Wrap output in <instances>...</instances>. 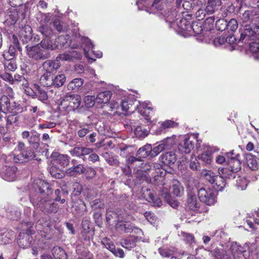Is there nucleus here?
Here are the masks:
<instances>
[{
    "label": "nucleus",
    "mask_w": 259,
    "mask_h": 259,
    "mask_svg": "<svg viewBox=\"0 0 259 259\" xmlns=\"http://www.w3.org/2000/svg\"><path fill=\"white\" fill-rule=\"evenodd\" d=\"M33 189L31 190L30 194V200L33 205H39V207H44L48 212L56 213L58 211V207L57 204L52 203L50 204L46 203L44 205L42 200L45 201L48 200L45 197L44 193L47 190V195L52 193L49 188V183L45 181L37 180L35 181L33 185Z\"/></svg>",
    "instance_id": "1"
},
{
    "label": "nucleus",
    "mask_w": 259,
    "mask_h": 259,
    "mask_svg": "<svg viewBox=\"0 0 259 259\" xmlns=\"http://www.w3.org/2000/svg\"><path fill=\"white\" fill-rule=\"evenodd\" d=\"M157 175H154V179L157 184L161 185L159 187L160 195L164 198L165 201L173 208H176L178 206V202L173 199L169 193V185L167 181H166V172L163 169H159L157 171Z\"/></svg>",
    "instance_id": "2"
},
{
    "label": "nucleus",
    "mask_w": 259,
    "mask_h": 259,
    "mask_svg": "<svg viewBox=\"0 0 259 259\" xmlns=\"http://www.w3.org/2000/svg\"><path fill=\"white\" fill-rule=\"evenodd\" d=\"M152 147L150 144H147L140 148L138 152L137 156L138 157L130 156L127 159L129 164H135L136 166L139 167L138 171L146 172L147 170L151 169V166L146 163L142 162L141 158H145L150 155L152 157Z\"/></svg>",
    "instance_id": "3"
},
{
    "label": "nucleus",
    "mask_w": 259,
    "mask_h": 259,
    "mask_svg": "<svg viewBox=\"0 0 259 259\" xmlns=\"http://www.w3.org/2000/svg\"><path fill=\"white\" fill-rule=\"evenodd\" d=\"M55 98L57 104L60 108H62L67 111L74 110L78 108L81 103V97L78 95L63 94L60 98L59 95L55 94Z\"/></svg>",
    "instance_id": "4"
},
{
    "label": "nucleus",
    "mask_w": 259,
    "mask_h": 259,
    "mask_svg": "<svg viewBox=\"0 0 259 259\" xmlns=\"http://www.w3.org/2000/svg\"><path fill=\"white\" fill-rule=\"evenodd\" d=\"M240 38L238 40V44L248 42L259 39V23H253V25H245L243 28H240Z\"/></svg>",
    "instance_id": "5"
},
{
    "label": "nucleus",
    "mask_w": 259,
    "mask_h": 259,
    "mask_svg": "<svg viewBox=\"0 0 259 259\" xmlns=\"http://www.w3.org/2000/svg\"><path fill=\"white\" fill-rule=\"evenodd\" d=\"M43 220H39L36 224L35 228L33 227V223L30 222H26L23 224L22 228L24 231H25L27 235L32 234L35 233L36 230L39 232L42 237L49 239V237H47L46 234L48 233L50 230L48 224L44 223L43 224Z\"/></svg>",
    "instance_id": "6"
},
{
    "label": "nucleus",
    "mask_w": 259,
    "mask_h": 259,
    "mask_svg": "<svg viewBox=\"0 0 259 259\" xmlns=\"http://www.w3.org/2000/svg\"><path fill=\"white\" fill-rule=\"evenodd\" d=\"M28 56L35 61L44 60L50 57L49 51L43 50L39 45L26 47Z\"/></svg>",
    "instance_id": "7"
},
{
    "label": "nucleus",
    "mask_w": 259,
    "mask_h": 259,
    "mask_svg": "<svg viewBox=\"0 0 259 259\" xmlns=\"http://www.w3.org/2000/svg\"><path fill=\"white\" fill-rule=\"evenodd\" d=\"M214 19L213 17H210L206 19L202 26L200 22H195L189 26L190 28L189 33L191 34V31L195 34H200L204 31L210 30L213 28V23Z\"/></svg>",
    "instance_id": "8"
},
{
    "label": "nucleus",
    "mask_w": 259,
    "mask_h": 259,
    "mask_svg": "<svg viewBox=\"0 0 259 259\" xmlns=\"http://www.w3.org/2000/svg\"><path fill=\"white\" fill-rule=\"evenodd\" d=\"M200 201L206 205H211L216 202V197L213 190L209 188L202 187L197 190Z\"/></svg>",
    "instance_id": "9"
},
{
    "label": "nucleus",
    "mask_w": 259,
    "mask_h": 259,
    "mask_svg": "<svg viewBox=\"0 0 259 259\" xmlns=\"http://www.w3.org/2000/svg\"><path fill=\"white\" fill-rule=\"evenodd\" d=\"M77 38V41H81L82 44L85 45L87 48L83 49V52L87 58L90 59H93V58L91 57L90 54V50H91V52L93 53L96 57L100 58L102 57L103 54L101 51H95L93 50L94 45L92 43L91 40L88 37L81 36L80 35H79L78 37Z\"/></svg>",
    "instance_id": "10"
},
{
    "label": "nucleus",
    "mask_w": 259,
    "mask_h": 259,
    "mask_svg": "<svg viewBox=\"0 0 259 259\" xmlns=\"http://www.w3.org/2000/svg\"><path fill=\"white\" fill-rule=\"evenodd\" d=\"M242 22H249V25H252L253 23H259V8H253L245 11L240 16Z\"/></svg>",
    "instance_id": "11"
},
{
    "label": "nucleus",
    "mask_w": 259,
    "mask_h": 259,
    "mask_svg": "<svg viewBox=\"0 0 259 259\" xmlns=\"http://www.w3.org/2000/svg\"><path fill=\"white\" fill-rule=\"evenodd\" d=\"M222 176L217 175L214 179L213 187L218 191H222L226 186V181L225 178L232 179L234 178L233 175L228 174V170L226 168H223L221 170Z\"/></svg>",
    "instance_id": "12"
},
{
    "label": "nucleus",
    "mask_w": 259,
    "mask_h": 259,
    "mask_svg": "<svg viewBox=\"0 0 259 259\" xmlns=\"http://www.w3.org/2000/svg\"><path fill=\"white\" fill-rule=\"evenodd\" d=\"M142 197L149 202L152 203L154 206H160L162 201L157 196H155L153 192L151 189L143 187L141 189Z\"/></svg>",
    "instance_id": "13"
},
{
    "label": "nucleus",
    "mask_w": 259,
    "mask_h": 259,
    "mask_svg": "<svg viewBox=\"0 0 259 259\" xmlns=\"http://www.w3.org/2000/svg\"><path fill=\"white\" fill-rule=\"evenodd\" d=\"M187 206L190 209L197 212L202 211L200 208L201 204L197 200L195 192L190 189L188 193Z\"/></svg>",
    "instance_id": "14"
},
{
    "label": "nucleus",
    "mask_w": 259,
    "mask_h": 259,
    "mask_svg": "<svg viewBox=\"0 0 259 259\" xmlns=\"http://www.w3.org/2000/svg\"><path fill=\"white\" fill-rule=\"evenodd\" d=\"M17 106L15 102H11L6 95H3L0 98V110L2 112L7 113L13 112L16 108Z\"/></svg>",
    "instance_id": "15"
},
{
    "label": "nucleus",
    "mask_w": 259,
    "mask_h": 259,
    "mask_svg": "<svg viewBox=\"0 0 259 259\" xmlns=\"http://www.w3.org/2000/svg\"><path fill=\"white\" fill-rule=\"evenodd\" d=\"M127 220L123 218L120 214L117 217V223L116 224L115 227L116 230L120 233H130L133 230V225L126 222Z\"/></svg>",
    "instance_id": "16"
},
{
    "label": "nucleus",
    "mask_w": 259,
    "mask_h": 259,
    "mask_svg": "<svg viewBox=\"0 0 259 259\" xmlns=\"http://www.w3.org/2000/svg\"><path fill=\"white\" fill-rule=\"evenodd\" d=\"M51 158L54 164L58 165L62 167L68 166L69 163L70 158L66 154H62L56 152H53Z\"/></svg>",
    "instance_id": "17"
},
{
    "label": "nucleus",
    "mask_w": 259,
    "mask_h": 259,
    "mask_svg": "<svg viewBox=\"0 0 259 259\" xmlns=\"http://www.w3.org/2000/svg\"><path fill=\"white\" fill-rule=\"evenodd\" d=\"M249 249V243H246L243 247L236 242L231 243L230 249L234 259H240L242 253Z\"/></svg>",
    "instance_id": "18"
},
{
    "label": "nucleus",
    "mask_w": 259,
    "mask_h": 259,
    "mask_svg": "<svg viewBox=\"0 0 259 259\" xmlns=\"http://www.w3.org/2000/svg\"><path fill=\"white\" fill-rule=\"evenodd\" d=\"M17 168L15 166H5L1 172V177L6 181L12 182L15 180Z\"/></svg>",
    "instance_id": "19"
},
{
    "label": "nucleus",
    "mask_w": 259,
    "mask_h": 259,
    "mask_svg": "<svg viewBox=\"0 0 259 259\" xmlns=\"http://www.w3.org/2000/svg\"><path fill=\"white\" fill-rule=\"evenodd\" d=\"M93 152V149L82 146H76L70 151L71 155L81 158L84 160V157Z\"/></svg>",
    "instance_id": "20"
},
{
    "label": "nucleus",
    "mask_w": 259,
    "mask_h": 259,
    "mask_svg": "<svg viewBox=\"0 0 259 259\" xmlns=\"http://www.w3.org/2000/svg\"><path fill=\"white\" fill-rule=\"evenodd\" d=\"M128 124L132 130L134 128V133L137 137L143 139L148 136V130L141 125H137L134 120L130 119Z\"/></svg>",
    "instance_id": "21"
},
{
    "label": "nucleus",
    "mask_w": 259,
    "mask_h": 259,
    "mask_svg": "<svg viewBox=\"0 0 259 259\" xmlns=\"http://www.w3.org/2000/svg\"><path fill=\"white\" fill-rule=\"evenodd\" d=\"M215 151H218V149L210 147L207 148L205 151L199 154L197 158L203 164H210L212 161V154Z\"/></svg>",
    "instance_id": "22"
},
{
    "label": "nucleus",
    "mask_w": 259,
    "mask_h": 259,
    "mask_svg": "<svg viewBox=\"0 0 259 259\" xmlns=\"http://www.w3.org/2000/svg\"><path fill=\"white\" fill-rule=\"evenodd\" d=\"M4 24L7 26L14 25L18 19V13L16 9L12 8L7 12L5 17Z\"/></svg>",
    "instance_id": "23"
},
{
    "label": "nucleus",
    "mask_w": 259,
    "mask_h": 259,
    "mask_svg": "<svg viewBox=\"0 0 259 259\" xmlns=\"http://www.w3.org/2000/svg\"><path fill=\"white\" fill-rule=\"evenodd\" d=\"M139 104L136 105L135 109L138 110V112L141 115L150 116V113L152 114L153 108L150 102H138Z\"/></svg>",
    "instance_id": "24"
},
{
    "label": "nucleus",
    "mask_w": 259,
    "mask_h": 259,
    "mask_svg": "<svg viewBox=\"0 0 259 259\" xmlns=\"http://www.w3.org/2000/svg\"><path fill=\"white\" fill-rule=\"evenodd\" d=\"M34 157L33 151L28 149L23 151L20 155L15 156L13 158L15 162H24L32 159Z\"/></svg>",
    "instance_id": "25"
},
{
    "label": "nucleus",
    "mask_w": 259,
    "mask_h": 259,
    "mask_svg": "<svg viewBox=\"0 0 259 259\" xmlns=\"http://www.w3.org/2000/svg\"><path fill=\"white\" fill-rule=\"evenodd\" d=\"M194 147V143L190 138H185L179 144V150L184 153H189Z\"/></svg>",
    "instance_id": "26"
},
{
    "label": "nucleus",
    "mask_w": 259,
    "mask_h": 259,
    "mask_svg": "<svg viewBox=\"0 0 259 259\" xmlns=\"http://www.w3.org/2000/svg\"><path fill=\"white\" fill-rule=\"evenodd\" d=\"M176 155L173 151L165 152L160 156L161 162L166 165L170 166L174 164L176 161Z\"/></svg>",
    "instance_id": "27"
},
{
    "label": "nucleus",
    "mask_w": 259,
    "mask_h": 259,
    "mask_svg": "<svg viewBox=\"0 0 259 259\" xmlns=\"http://www.w3.org/2000/svg\"><path fill=\"white\" fill-rule=\"evenodd\" d=\"M228 168H226L228 170V174L230 175L232 174L233 176L235 177V173L237 172L241 169V162L238 159H233V160H229L228 162Z\"/></svg>",
    "instance_id": "28"
},
{
    "label": "nucleus",
    "mask_w": 259,
    "mask_h": 259,
    "mask_svg": "<svg viewBox=\"0 0 259 259\" xmlns=\"http://www.w3.org/2000/svg\"><path fill=\"white\" fill-rule=\"evenodd\" d=\"M7 216L12 220H17L21 216L20 209L14 205H8L6 209Z\"/></svg>",
    "instance_id": "29"
},
{
    "label": "nucleus",
    "mask_w": 259,
    "mask_h": 259,
    "mask_svg": "<svg viewBox=\"0 0 259 259\" xmlns=\"http://www.w3.org/2000/svg\"><path fill=\"white\" fill-rule=\"evenodd\" d=\"M60 66V62L57 59L55 60H47L42 64L43 68L46 70V72H48L49 74H51L53 71L57 70Z\"/></svg>",
    "instance_id": "30"
},
{
    "label": "nucleus",
    "mask_w": 259,
    "mask_h": 259,
    "mask_svg": "<svg viewBox=\"0 0 259 259\" xmlns=\"http://www.w3.org/2000/svg\"><path fill=\"white\" fill-rule=\"evenodd\" d=\"M55 43L58 45V48H62L70 46L71 45V40L69 35H60L55 40Z\"/></svg>",
    "instance_id": "31"
},
{
    "label": "nucleus",
    "mask_w": 259,
    "mask_h": 259,
    "mask_svg": "<svg viewBox=\"0 0 259 259\" xmlns=\"http://www.w3.org/2000/svg\"><path fill=\"white\" fill-rule=\"evenodd\" d=\"M112 93L110 91H105L98 94L96 98V101L98 103L107 104L111 98Z\"/></svg>",
    "instance_id": "32"
},
{
    "label": "nucleus",
    "mask_w": 259,
    "mask_h": 259,
    "mask_svg": "<svg viewBox=\"0 0 259 259\" xmlns=\"http://www.w3.org/2000/svg\"><path fill=\"white\" fill-rule=\"evenodd\" d=\"M50 37H46L44 38L40 44H39L43 50H46L48 51L49 50H54L56 49H58V45L55 43V41L53 44L51 40L50 39Z\"/></svg>",
    "instance_id": "33"
},
{
    "label": "nucleus",
    "mask_w": 259,
    "mask_h": 259,
    "mask_svg": "<svg viewBox=\"0 0 259 259\" xmlns=\"http://www.w3.org/2000/svg\"><path fill=\"white\" fill-rule=\"evenodd\" d=\"M249 44V51L252 54L254 59L256 60L259 59V39L252 41Z\"/></svg>",
    "instance_id": "34"
},
{
    "label": "nucleus",
    "mask_w": 259,
    "mask_h": 259,
    "mask_svg": "<svg viewBox=\"0 0 259 259\" xmlns=\"http://www.w3.org/2000/svg\"><path fill=\"white\" fill-rule=\"evenodd\" d=\"M171 193L178 197H180L183 195L184 193V188L181 185V184L177 180H174L172 182Z\"/></svg>",
    "instance_id": "35"
},
{
    "label": "nucleus",
    "mask_w": 259,
    "mask_h": 259,
    "mask_svg": "<svg viewBox=\"0 0 259 259\" xmlns=\"http://www.w3.org/2000/svg\"><path fill=\"white\" fill-rule=\"evenodd\" d=\"M220 0H208L207 5L205 7V12L208 14H212L214 13L216 7L221 5Z\"/></svg>",
    "instance_id": "36"
},
{
    "label": "nucleus",
    "mask_w": 259,
    "mask_h": 259,
    "mask_svg": "<svg viewBox=\"0 0 259 259\" xmlns=\"http://www.w3.org/2000/svg\"><path fill=\"white\" fill-rule=\"evenodd\" d=\"M246 163L248 167L252 170L258 169V165L256 158L251 154L246 156Z\"/></svg>",
    "instance_id": "37"
},
{
    "label": "nucleus",
    "mask_w": 259,
    "mask_h": 259,
    "mask_svg": "<svg viewBox=\"0 0 259 259\" xmlns=\"http://www.w3.org/2000/svg\"><path fill=\"white\" fill-rule=\"evenodd\" d=\"M55 259H67V255L64 250L59 246H55L52 250Z\"/></svg>",
    "instance_id": "38"
},
{
    "label": "nucleus",
    "mask_w": 259,
    "mask_h": 259,
    "mask_svg": "<svg viewBox=\"0 0 259 259\" xmlns=\"http://www.w3.org/2000/svg\"><path fill=\"white\" fill-rule=\"evenodd\" d=\"M83 79L80 78H76L70 81L67 85V88L69 90H77L83 84Z\"/></svg>",
    "instance_id": "39"
},
{
    "label": "nucleus",
    "mask_w": 259,
    "mask_h": 259,
    "mask_svg": "<svg viewBox=\"0 0 259 259\" xmlns=\"http://www.w3.org/2000/svg\"><path fill=\"white\" fill-rule=\"evenodd\" d=\"M176 137L172 136L171 137H167L166 138L161 141L165 150L170 149L175 145L176 143Z\"/></svg>",
    "instance_id": "40"
},
{
    "label": "nucleus",
    "mask_w": 259,
    "mask_h": 259,
    "mask_svg": "<svg viewBox=\"0 0 259 259\" xmlns=\"http://www.w3.org/2000/svg\"><path fill=\"white\" fill-rule=\"evenodd\" d=\"M40 83L44 87H49L53 85V78L51 77L50 73L45 72L40 77Z\"/></svg>",
    "instance_id": "41"
},
{
    "label": "nucleus",
    "mask_w": 259,
    "mask_h": 259,
    "mask_svg": "<svg viewBox=\"0 0 259 259\" xmlns=\"http://www.w3.org/2000/svg\"><path fill=\"white\" fill-rule=\"evenodd\" d=\"M215 259H231L226 251L222 248H216L212 251Z\"/></svg>",
    "instance_id": "42"
},
{
    "label": "nucleus",
    "mask_w": 259,
    "mask_h": 259,
    "mask_svg": "<svg viewBox=\"0 0 259 259\" xmlns=\"http://www.w3.org/2000/svg\"><path fill=\"white\" fill-rule=\"evenodd\" d=\"M176 23L181 30L189 32V26H191V23L185 18H181L180 20L176 19Z\"/></svg>",
    "instance_id": "43"
},
{
    "label": "nucleus",
    "mask_w": 259,
    "mask_h": 259,
    "mask_svg": "<svg viewBox=\"0 0 259 259\" xmlns=\"http://www.w3.org/2000/svg\"><path fill=\"white\" fill-rule=\"evenodd\" d=\"M38 31L46 37H50L53 34V31L48 24H41L38 28Z\"/></svg>",
    "instance_id": "44"
},
{
    "label": "nucleus",
    "mask_w": 259,
    "mask_h": 259,
    "mask_svg": "<svg viewBox=\"0 0 259 259\" xmlns=\"http://www.w3.org/2000/svg\"><path fill=\"white\" fill-rule=\"evenodd\" d=\"M136 237H132L122 240L120 243L123 247L130 250L136 246Z\"/></svg>",
    "instance_id": "45"
},
{
    "label": "nucleus",
    "mask_w": 259,
    "mask_h": 259,
    "mask_svg": "<svg viewBox=\"0 0 259 259\" xmlns=\"http://www.w3.org/2000/svg\"><path fill=\"white\" fill-rule=\"evenodd\" d=\"M85 171V169L82 164H79L76 166L71 167L67 169V172L69 174H76L77 175H80L84 174Z\"/></svg>",
    "instance_id": "46"
},
{
    "label": "nucleus",
    "mask_w": 259,
    "mask_h": 259,
    "mask_svg": "<svg viewBox=\"0 0 259 259\" xmlns=\"http://www.w3.org/2000/svg\"><path fill=\"white\" fill-rule=\"evenodd\" d=\"M79 129L77 131V135L80 138L84 137L91 131V127L88 124H80L79 125Z\"/></svg>",
    "instance_id": "47"
},
{
    "label": "nucleus",
    "mask_w": 259,
    "mask_h": 259,
    "mask_svg": "<svg viewBox=\"0 0 259 259\" xmlns=\"http://www.w3.org/2000/svg\"><path fill=\"white\" fill-rule=\"evenodd\" d=\"M34 89L36 91V96L38 99L41 101H46L48 99V95L45 91L41 89L38 85L34 84Z\"/></svg>",
    "instance_id": "48"
},
{
    "label": "nucleus",
    "mask_w": 259,
    "mask_h": 259,
    "mask_svg": "<svg viewBox=\"0 0 259 259\" xmlns=\"http://www.w3.org/2000/svg\"><path fill=\"white\" fill-rule=\"evenodd\" d=\"M179 235L187 243H188L191 245H193L194 244H195L194 237L192 234L182 231L180 233Z\"/></svg>",
    "instance_id": "49"
},
{
    "label": "nucleus",
    "mask_w": 259,
    "mask_h": 259,
    "mask_svg": "<svg viewBox=\"0 0 259 259\" xmlns=\"http://www.w3.org/2000/svg\"><path fill=\"white\" fill-rule=\"evenodd\" d=\"M66 80L65 75L63 74H58L53 78V85L55 87H62Z\"/></svg>",
    "instance_id": "50"
},
{
    "label": "nucleus",
    "mask_w": 259,
    "mask_h": 259,
    "mask_svg": "<svg viewBox=\"0 0 259 259\" xmlns=\"http://www.w3.org/2000/svg\"><path fill=\"white\" fill-rule=\"evenodd\" d=\"M201 176L210 183H214L215 175L211 170L203 169L201 172Z\"/></svg>",
    "instance_id": "51"
},
{
    "label": "nucleus",
    "mask_w": 259,
    "mask_h": 259,
    "mask_svg": "<svg viewBox=\"0 0 259 259\" xmlns=\"http://www.w3.org/2000/svg\"><path fill=\"white\" fill-rule=\"evenodd\" d=\"M158 251L162 257H169L174 254L175 248L173 247H170V248L163 247L160 248Z\"/></svg>",
    "instance_id": "52"
},
{
    "label": "nucleus",
    "mask_w": 259,
    "mask_h": 259,
    "mask_svg": "<svg viewBox=\"0 0 259 259\" xmlns=\"http://www.w3.org/2000/svg\"><path fill=\"white\" fill-rule=\"evenodd\" d=\"M53 25L58 32H65L67 30L68 27L67 25L65 23L60 21L59 19L54 21Z\"/></svg>",
    "instance_id": "53"
},
{
    "label": "nucleus",
    "mask_w": 259,
    "mask_h": 259,
    "mask_svg": "<svg viewBox=\"0 0 259 259\" xmlns=\"http://www.w3.org/2000/svg\"><path fill=\"white\" fill-rule=\"evenodd\" d=\"M18 50L17 47L11 45L8 52L4 54V58L8 60H11L15 57L16 52Z\"/></svg>",
    "instance_id": "54"
},
{
    "label": "nucleus",
    "mask_w": 259,
    "mask_h": 259,
    "mask_svg": "<svg viewBox=\"0 0 259 259\" xmlns=\"http://www.w3.org/2000/svg\"><path fill=\"white\" fill-rule=\"evenodd\" d=\"M19 119V116L17 114L9 115L7 119V128H9L10 125L13 124H17Z\"/></svg>",
    "instance_id": "55"
},
{
    "label": "nucleus",
    "mask_w": 259,
    "mask_h": 259,
    "mask_svg": "<svg viewBox=\"0 0 259 259\" xmlns=\"http://www.w3.org/2000/svg\"><path fill=\"white\" fill-rule=\"evenodd\" d=\"M177 12L176 11H168L165 14V20L166 22H168L169 23H176V19H180V18H177Z\"/></svg>",
    "instance_id": "56"
},
{
    "label": "nucleus",
    "mask_w": 259,
    "mask_h": 259,
    "mask_svg": "<svg viewBox=\"0 0 259 259\" xmlns=\"http://www.w3.org/2000/svg\"><path fill=\"white\" fill-rule=\"evenodd\" d=\"M228 22L224 19H219L215 23L217 29L221 31L226 30L227 28Z\"/></svg>",
    "instance_id": "57"
},
{
    "label": "nucleus",
    "mask_w": 259,
    "mask_h": 259,
    "mask_svg": "<svg viewBox=\"0 0 259 259\" xmlns=\"http://www.w3.org/2000/svg\"><path fill=\"white\" fill-rule=\"evenodd\" d=\"M189 166L193 170H198L200 169V163L195 156H191L190 160Z\"/></svg>",
    "instance_id": "58"
},
{
    "label": "nucleus",
    "mask_w": 259,
    "mask_h": 259,
    "mask_svg": "<svg viewBox=\"0 0 259 259\" xmlns=\"http://www.w3.org/2000/svg\"><path fill=\"white\" fill-rule=\"evenodd\" d=\"M51 176L57 179H61L64 177V174L60 169H58L55 166H52L50 169Z\"/></svg>",
    "instance_id": "59"
},
{
    "label": "nucleus",
    "mask_w": 259,
    "mask_h": 259,
    "mask_svg": "<svg viewBox=\"0 0 259 259\" xmlns=\"http://www.w3.org/2000/svg\"><path fill=\"white\" fill-rule=\"evenodd\" d=\"M96 98L94 96H87L84 98V106L87 108H91L95 104Z\"/></svg>",
    "instance_id": "60"
},
{
    "label": "nucleus",
    "mask_w": 259,
    "mask_h": 259,
    "mask_svg": "<svg viewBox=\"0 0 259 259\" xmlns=\"http://www.w3.org/2000/svg\"><path fill=\"white\" fill-rule=\"evenodd\" d=\"M165 150L161 142H159L158 145L152 148V157H155L159 154L161 152Z\"/></svg>",
    "instance_id": "61"
},
{
    "label": "nucleus",
    "mask_w": 259,
    "mask_h": 259,
    "mask_svg": "<svg viewBox=\"0 0 259 259\" xmlns=\"http://www.w3.org/2000/svg\"><path fill=\"white\" fill-rule=\"evenodd\" d=\"M102 243L107 249L110 250L111 252H112L114 250L115 246L109 239L106 238H104L102 241Z\"/></svg>",
    "instance_id": "62"
},
{
    "label": "nucleus",
    "mask_w": 259,
    "mask_h": 259,
    "mask_svg": "<svg viewBox=\"0 0 259 259\" xmlns=\"http://www.w3.org/2000/svg\"><path fill=\"white\" fill-rule=\"evenodd\" d=\"M238 26L237 21L235 19H232L228 22L227 29L232 31L236 30Z\"/></svg>",
    "instance_id": "63"
},
{
    "label": "nucleus",
    "mask_w": 259,
    "mask_h": 259,
    "mask_svg": "<svg viewBox=\"0 0 259 259\" xmlns=\"http://www.w3.org/2000/svg\"><path fill=\"white\" fill-rule=\"evenodd\" d=\"M177 125V123L175 121L171 120H167L163 122L161 124V127L163 129H166L168 128L174 127Z\"/></svg>",
    "instance_id": "64"
}]
</instances>
